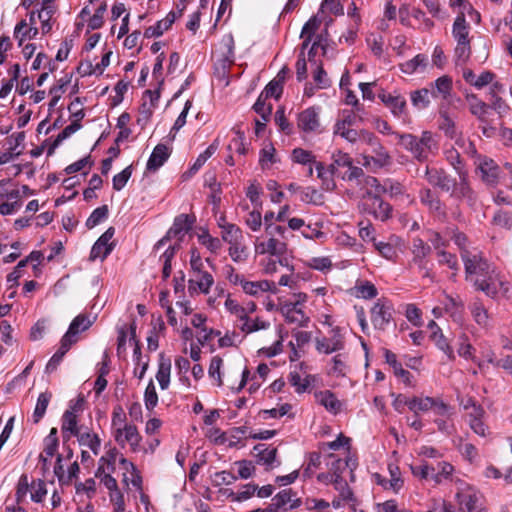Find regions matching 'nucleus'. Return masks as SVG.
<instances>
[{
  "label": "nucleus",
  "mask_w": 512,
  "mask_h": 512,
  "mask_svg": "<svg viewBox=\"0 0 512 512\" xmlns=\"http://www.w3.org/2000/svg\"><path fill=\"white\" fill-rule=\"evenodd\" d=\"M465 279L477 291H482L490 298H496L499 292L509 290L508 283L502 278L496 267L476 248L462 252Z\"/></svg>",
  "instance_id": "obj_1"
},
{
  "label": "nucleus",
  "mask_w": 512,
  "mask_h": 512,
  "mask_svg": "<svg viewBox=\"0 0 512 512\" xmlns=\"http://www.w3.org/2000/svg\"><path fill=\"white\" fill-rule=\"evenodd\" d=\"M396 137L398 144L418 161H425L430 153L434 154L438 150V143L429 131H424L421 137L410 133L396 134Z\"/></svg>",
  "instance_id": "obj_2"
},
{
  "label": "nucleus",
  "mask_w": 512,
  "mask_h": 512,
  "mask_svg": "<svg viewBox=\"0 0 512 512\" xmlns=\"http://www.w3.org/2000/svg\"><path fill=\"white\" fill-rule=\"evenodd\" d=\"M452 35L456 41L455 57L458 62H466L471 54L470 39H469V25L463 14L456 17Z\"/></svg>",
  "instance_id": "obj_3"
},
{
  "label": "nucleus",
  "mask_w": 512,
  "mask_h": 512,
  "mask_svg": "<svg viewBox=\"0 0 512 512\" xmlns=\"http://www.w3.org/2000/svg\"><path fill=\"white\" fill-rule=\"evenodd\" d=\"M328 337L315 339V348L319 353L331 354L344 349L345 339L339 327L330 330Z\"/></svg>",
  "instance_id": "obj_4"
},
{
  "label": "nucleus",
  "mask_w": 512,
  "mask_h": 512,
  "mask_svg": "<svg viewBox=\"0 0 512 512\" xmlns=\"http://www.w3.org/2000/svg\"><path fill=\"white\" fill-rule=\"evenodd\" d=\"M193 223L194 219H191L187 214L177 216L174 219L173 226L168 230L166 235L156 243L155 249L164 246L172 238H178V240L181 241L183 236L191 230Z\"/></svg>",
  "instance_id": "obj_5"
},
{
  "label": "nucleus",
  "mask_w": 512,
  "mask_h": 512,
  "mask_svg": "<svg viewBox=\"0 0 512 512\" xmlns=\"http://www.w3.org/2000/svg\"><path fill=\"white\" fill-rule=\"evenodd\" d=\"M476 172L480 173V178L487 186L494 187L499 182L500 168L495 161L487 156L474 161Z\"/></svg>",
  "instance_id": "obj_6"
},
{
  "label": "nucleus",
  "mask_w": 512,
  "mask_h": 512,
  "mask_svg": "<svg viewBox=\"0 0 512 512\" xmlns=\"http://www.w3.org/2000/svg\"><path fill=\"white\" fill-rule=\"evenodd\" d=\"M459 182L455 180V186L450 191L451 197L465 200L471 207L475 206L478 201L477 193L472 189L468 181V173L460 172L458 174Z\"/></svg>",
  "instance_id": "obj_7"
},
{
  "label": "nucleus",
  "mask_w": 512,
  "mask_h": 512,
  "mask_svg": "<svg viewBox=\"0 0 512 512\" xmlns=\"http://www.w3.org/2000/svg\"><path fill=\"white\" fill-rule=\"evenodd\" d=\"M393 308L387 302L378 300L371 309V321L376 329L384 330L392 319Z\"/></svg>",
  "instance_id": "obj_8"
},
{
  "label": "nucleus",
  "mask_w": 512,
  "mask_h": 512,
  "mask_svg": "<svg viewBox=\"0 0 512 512\" xmlns=\"http://www.w3.org/2000/svg\"><path fill=\"white\" fill-rule=\"evenodd\" d=\"M297 126L304 133L320 132L319 108L309 107L300 112Z\"/></svg>",
  "instance_id": "obj_9"
},
{
  "label": "nucleus",
  "mask_w": 512,
  "mask_h": 512,
  "mask_svg": "<svg viewBox=\"0 0 512 512\" xmlns=\"http://www.w3.org/2000/svg\"><path fill=\"white\" fill-rule=\"evenodd\" d=\"M115 440L121 446L128 443L133 452L139 451L141 436L134 425L125 424L123 428H118L115 431Z\"/></svg>",
  "instance_id": "obj_10"
},
{
  "label": "nucleus",
  "mask_w": 512,
  "mask_h": 512,
  "mask_svg": "<svg viewBox=\"0 0 512 512\" xmlns=\"http://www.w3.org/2000/svg\"><path fill=\"white\" fill-rule=\"evenodd\" d=\"M427 181L434 187H438L444 192H449L455 186V178H452L445 170L437 168H427L425 172Z\"/></svg>",
  "instance_id": "obj_11"
},
{
  "label": "nucleus",
  "mask_w": 512,
  "mask_h": 512,
  "mask_svg": "<svg viewBox=\"0 0 512 512\" xmlns=\"http://www.w3.org/2000/svg\"><path fill=\"white\" fill-rule=\"evenodd\" d=\"M115 233V229L113 227H109L94 243L90 252V260L94 261L98 258L104 260L112 251V244H109V241L113 237Z\"/></svg>",
  "instance_id": "obj_12"
},
{
  "label": "nucleus",
  "mask_w": 512,
  "mask_h": 512,
  "mask_svg": "<svg viewBox=\"0 0 512 512\" xmlns=\"http://www.w3.org/2000/svg\"><path fill=\"white\" fill-rule=\"evenodd\" d=\"M453 89L452 78L443 75L430 83L431 96L435 99L449 100Z\"/></svg>",
  "instance_id": "obj_13"
},
{
  "label": "nucleus",
  "mask_w": 512,
  "mask_h": 512,
  "mask_svg": "<svg viewBox=\"0 0 512 512\" xmlns=\"http://www.w3.org/2000/svg\"><path fill=\"white\" fill-rule=\"evenodd\" d=\"M255 251L258 254L282 256L287 251V244L278 238L269 237L267 241L256 243Z\"/></svg>",
  "instance_id": "obj_14"
},
{
  "label": "nucleus",
  "mask_w": 512,
  "mask_h": 512,
  "mask_svg": "<svg viewBox=\"0 0 512 512\" xmlns=\"http://www.w3.org/2000/svg\"><path fill=\"white\" fill-rule=\"evenodd\" d=\"M367 197L371 201L370 213L381 221H385L391 216L392 207L390 204L384 202L380 195L372 196V191H367Z\"/></svg>",
  "instance_id": "obj_15"
},
{
  "label": "nucleus",
  "mask_w": 512,
  "mask_h": 512,
  "mask_svg": "<svg viewBox=\"0 0 512 512\" xmlns=\"http://www.w3.org/2000/svg\"><path fill=\"white\" fill-rule=\"evenodd\" d=\"M411 253L413 255L412 263L417 265L419 269H426V258L431 253V247L417 237L412 241Z\"/></svg>",
  "instance_id": "obj_16"
},
{
  "label": "nucleus",
  "mask_w": 512,
  "mask_h": 512,
  "mask_svg": "<svg viewBox=\"0 0 512 512\" xmlns=\"http://www.w3.org/2000/svg\"><path fill=\"white\" fill-rule=\"evenodd\" d=\"M456 498L458 501V504L460 506V510L467 512H474L477 508V504L480 500V495L475 492L474 490L468 488L464 489L462 491H459L456 494ZM476 512H486L483 508L477 510Z\"/></svg>",
  "instance_id": "obj_17"
},
{
  "label": "nucleus",
  "mask_w": 512,
  "mask_h": 512,
  "mask_svg": "<svg viewBox=\"0 0 512 512\" xmlns=\"http://www.w3.org/2000/svg\"><path fill=\"white\" fill-rule=\"evenodd\" d=\"M420 201L427 206L431 213L437 216H445V209L439 196L429 188L422 189L419 194Z\"/></svg>",
  "instance_id": "obj_18"
},
{
  "label": "nucleus",
  "mask_w": 512,
  "mask_h": 512,
  "mask_svg": "<svg viewBox=\"0 0 512 512\" xmlns=\"http://www.w3.org/2000/svg\"><path fill=\"white\" fill-rule=\"evenodd\" d=\"M170 154L171 150L166 145H156L147 161V171H157L168 160Z\"/></svg>",
  "instance_id": "obj_19"
},
{
  "label": "nucleus",
  "mask_w": 512,
  "mask_h": 512,
  "mask_svg": "<svg viewBox=\"0 0 512 512\" xmlns=\"http://www.w3.org/2000/svg\"><path fill=\"white\" fill-rule=\"evenodd\" d=\"M504 92V87L501 83L495 82L489 90L490 104L489 108L495 110L500 116L506 114L509 110L507 103L499 96Z\"/></svg>",
  "instance_id": "obj_20"
},
{
  "label": "nucleus",
  "mask_w": 512,
  "mask_h": 512,
  "mask_svg": "<svg viewBox=\"0 0 512 512\" xmlns=\"http://www.w3.org/2000/svg\"><path fill=\"white\" fill-rule=\"evenodd\" d=\"M281 311L288 323L296 324L301 327H306L309 323V317H307L300 308L296 307V304L285 303Z\"/></svg>",
  "instance_id": "obj_21"
},
{
  "label": "nucleus",
  "mask_w": 512,
  "mask_h": 512,
  "mask_svg": "<svg viewBox=\"0 0 512 512\" xmlns=\"http://www.w3.org/2000/svg\"><path fill=\"white\" fill-rule=\"evenodd\" d=\"M272 501L275 503V506L284 511L287 510L286 505L288 504L290 509L297 508L301 505V500L296 498V493L290 488L278 492L273 497Z\"/></svg>",
  "instance_id": "obj_22"
},
{
  "label": "nucleus",
  "mask_w": 512,
  "mask_h": 512,
  "mask_svg": "<svg viewBox=\"0 0 512 512\" xmlns=\"http://www.w3.org/2000/svg\"><path fill=\"white\" fill-rule=\"evenodd\" d=\"M92 323L93 321L88 316L80 314L73 319L64 337L76 343L78 340L77 335L81 331L87 330Z\"/></svg>",
  "instance_id": "obj_23"
},
{
  "label": "nucleus",
  "mask_w": 512,
  "mask_h": 512,
  "mask_svg": "<svg viewBox=\"0 0 512 512\" xmlns=\"http://www.w3.org/2000/svg\"><path fill=\"white\" fill-rule=\"evenodd\" d=\"M379 99L390 108L394 116L400 117L406 109V100L400 95H391L387 93H380Z\"/></svg>",
  "instance_id": "obj_24"
},
{
  "label": "nucleus",
  "mask_w": 512,
  "mask_h": 512,
  "mask_svg": "<svg viewBox=\"0 0 512 512\" xmlns=\"http://www.w3.org/2000/svg\"><path fill=\"white\" fill-rule=\"evenodd\" d=\"M177 16L178 15L176 12H169L164 19L158 21L155 25L148 27L144 32V36L147 38L161 36L165 31H167L172 26Z\"/></svg>",
  "instance_id": "obj_25"
},
{
  "label": "nucleus",
  "mask_w": 512,
  "mask_h": 512,
  "mask_svg": "<svg viewBox=\"0 0 512 512\" xmlns=\"http://www.w3.org/2000/svg\"><path fill=\"white\" fill-rule=\"evenodd\" d=\"M77 423V414L74 411L64 412L61 427L64 440H69L71 436H78L79 428Z\"/></svg>",
  "instance_id": "obj_26"
},
{
  "label": "nucleus",
  "mask_w": 512,
  "mask_h": 512,
  "mask_svg": "<svg viewBox=\"0 0 512 512\" xmlns=\"http://www.w3.org/2000/svg\"><path fill=\"white\" fill-rule=\"evenodd\" d=\"M315 397L329 412L337 414L341 410L342 403L330 390L320 391Z\"/></svg>",
  "instance_id": "obj_27"
},
{
  "label": "nucleus",
  "mask_w": 512,
  "mask_h": 512,
  "mask_svg": "<svg viewBox=\"0 0 512 512\" xmlns=\"http://www.w3.org/2000/svg\"><path fill=\"white\" fill-rule=\"evenodd\" d=\"M73 344H75L73 341L67 339L64 336L62 337L59 349L50 358V360L48 361V363L46 365V372L47 373H52V372H54L57 369V367L60 364V362L62 361L63 357L69 351V349L71 348V346Z\"/></svg>",
  "instance_id": "obj_28"
},
{
  "label": "nucleus",
  "mask_w": 512,
  "mask_h": 512,
  "mask_svg": "<svg viewBox=\"0 0 512 512\" xmlns=\"http://www.w3.org/2000/svg\"><path fill=\"white\" fill-rule=\"evenodd\" d=\"M222 230V239L229 245L236 244L237 242H243L244 236L243 231L240 227L232 223L219 224Z\"/></svg>",
  "instance_id": "obj_29"
},
{
  "label": "nucleus",
  "mask_w": 512,
  "mask_h": 512,
  "mask_svg": "<svg viewBox=\"0 0 512 512\" xmlns=\"http://www.w3.org/2000/svg\"><path fill=\"white\" fill-rule=\"evenodd\" d=\"M196 279L189 280V290L195 291L196 287L204 294H207L214 283L213 276L206 272L202 271L200 273H195Z\"/></svg>",
  "instance_id": "obj_30"
},
{
  "label": "nucleus",
  "mask_w": 512,
  "mask_h": 512,
  "mask_svg": "<svg viewBox=\"0 0 512 512\" xmlns=\"http://www.w3.org/2000/svg\"><path fill=\"white\" fill-rule=\"evenodd\" d=\"M347 354L338 353L331 359V368L328 373L335 377H345L348 373Z\"/></svg>",
  "instance_id": "obj_31"
},
{
  "label": "nucleus",
  "mask_w": 512,
  "mask_h": 512,
  "mask_svg": "<svg viewBox=\"0 0 512 512\" xmlns=\"http://www.w3.org/2000/svg\"><path fill=\"white\" fill-rule=\"evenodd\" d=\"M255 456L258 463L270 465L274 462L277 455V448L267 446L266 444H258L254 447Z\"/></svg>",
  "instance_id": "obj_32"
},
{
  "label": "nucleus",
  "mask_w": 512,
  "mask_h": 512,
  "mask_svg": "<svg viewBox=\"0 0 512 512\" xmlns=\"http://www.w3.org/2000/svg\"><path fill=\"white\" fill-rule=\"evenodd\" d=\"M470 312L474 321L478 325L482 327H488L490 317L487 309L484 307L482 302H480L479 300L473 302L470 305Z\"/></svg>",
  "instance_id": "obj_33"
},
{
  "label": "nucleus",
  "mask_w": 512,
  "mask_h": 512,
  "mask_svg": "<svg viewBox=\"0 0 512 512\" xmlns=\"http://www.w3.org/2000/svg\"><path fill=\"white\" fill-rule=\"evenodd\" d=\"M171 361L161 357L159 367L156 374V379L159 382L161 389H167L170 383Z\"/></svg>",
  "instance_id": "obj_34"
},
{
  "label": "nucleus",
  "mask_w": 512,
  "mask_h": 512,
  "mask_svg": "<svg viewBox=\"0 0 512 512\" xmlns=\"http://www.w3.org/2000/svg\"><path fill=\"white\" fill-rule=\"evenodd\" d=\"M466 99L469 103L470 112L478 119L484 120L489 105L481 101L475 94L467 95Z\"/></svg>",
  "instance_id": "obj_35"
},
{
  "label": "nucleus",
  "mask_w": 512,
  "mask_h": 512,
  "mask_svg": "<svg viewBox=\"0 0 512 512\" xmlns=\"http://www.w3.org/2000/svg\"><path fill=\"white\" fill-rule=\"evenodd\" d=\"M430 337L436 346L446 354L449 360L455 359L454 351L441 330L433 331Z\"/></svg>",
  "instance_id": "obj_36"
},
{
  "label": "nucleus",
  "mask_w": 512,
  "mask_h": 512,
  "mask_svg": "<svg viewBox=\"0 0 512 512\" xmlns=\"http://www.w3.org/2000/svg\"><path fill=\"white\" fill-rule=\"evenodd\" d=\"M51 398L52 394L50 392H43L39 395L32 415L34 423H38L43 418Z\"/></svg>",
  "instance_id": "obj_37"
},
{
  "label": "nucleus",
  "mask_w": 512,
  "mask_h": 512,
  "mask_svg": "<svg viewBox=\"0 0 512 512\" xmlns=\"http://www.w3.org/2000/svg\"><path fill=\"white\" fill-rule=\"evenodd\" d=\"M78 442L81 446H86L92 450V452L97 455L99 453L101 440L97 434H91L89 432L78 433Z\"/></svg>",
  "instance_id": "obj_38"
},
{
  "label": "nucleus",
  "mask_w": 512,
  "mask_h": 512,
  "mask_svg": "<svg viewBox=\"0 0 512 512\" xmlns=\"http://www.w3.org/2000/svg\"><path fill=\"white\" fill-rule=\"evenodd\" d=\"M427 63H428L427 56H425L423 54H418L414 58L401 64V70H402V72H404L406 74H413L419 68H425Z\"/></svg>",
  "instance_id": "obj_39"
},
{
  "label": "nucleus",
  "mask_w": 512,
  "mask_h": 512,
  "mask_svg": "<svg viewBox=\"0 0 512 512\" xmlns=\"http://www.w3.org/2000/svg\"><path fill=\"white\" fill-rule=\"evenodd\" d=\"M430 95L431 92L429 88L415 90L411 93V102L414 107L418 109H425L430 104Z\"/></svg>",
  "instance_id": "obj_40"
},
{
  "label": "nucleus",
  "mask_w": 512,
  "mask_h": 512,
  "mask_svg": "<svg viewBox=\"0 0 512 512\" xmlns=\"http://www.w3.org/2000/svg\"><path fill=\"white\" fill-rule=\"evenodd\" d=\"M434 404V398L432 397H413L409 400V409L414 413L426 412L431 410Z\"/></svg>",
  "instance_id": "obj_41"
},
{
  "label": "nucleus",
  "mask_w": 512,
  "mask_h": 512,
  "mask_svg": "<svg viewBox=\"0 0 512 512\" xmlns=\"http://www.w3.org/2000/svg\"><path fill=\"white\" fill-rule=\"evenodd\" d=\"M334 135H339L350 143H355L359 140V131L345 126L343 123H336L334 126Z\"/></svg>",
  "instance_id": "obj_42"
},
{
  "label": "nucleus",
  "mask_w": 512,
  "mask_h": 512,
  "mask_svg": "<svg viewBox=\"0 0 512 512\" xmlns=\"http://www.w3.org/2000/svg\"><path fill=\"white\" fill-rule=\"evenodd\" d=\"M334 487L339 492V497L343 502L354 503L355 498L352 490L348 486L347 482L343 478L334 480Z\"/></svg>",
  "instance_id": "obj_43"
},
{
  "label": "nucleus",
  "mask_w": 512,
  "mask_h": 512,
  "mask_svg": "<svg viewBox=\"0 0 512 512\" xmlns=\"http://www.w3.org/2000/svg\"><path fill=\"white\" fill-rule=\"evenodd\" d=\"M492 223L500 228L512 230V211H497L492 218Z\"/></svg>",
  "instance_id": "obj_44"
},
{
  "label": "nucleus",
  "mask_w": 512,
  "mask_h": 512,
  "mask_svg": "<svg viewBox=\"0 0 512 512\" xmlns=\"http://www.w3.org/2000/svg\"><path fill=\"white\" fill-rule=\"evenodd\" d=\"M267 98L262 94L259 95L257 101L253 105L254 111L261 116L263 121H268L272 112L271 103H267Z\"/></svg>",
  "instance_id": "obj_45"
},
{
  "label": "nucleus",
  "mask_w": 512,
  "mask_h": 512,
  "mask_svg": "<svg viewBox=\"0 0 512 512\" xmlns=\"http://www.w3.org/2000/svg\"><path fill=\"white\" fill-rule=\"evenodd\" d=\"M108 212L109 210L107 205L96 208L86 221L87 228L92 229L105 220L108 217Z\"/></svg>",
  "instance_id": "obj_46"
},
{
  "label": "nucleus",
  "mask_w": 512,
  "mask_h": 512,
  "mask_svg": "<svg viewBox=\"0 0 512 512\" xmlns=\"http://www.w3.org/2000/svg\"><path fill=\"white\" fill-rule=\"evenodd\" d=\"M352 162V158L347 153L338 151L337 153L333 154V163L329 166L331 175L336 174L339 167L348 168V166H351Z\"/></svg>",
  "instance_id": "obj_47"
},
{
  "label": "nucleus",
  "mask_w": 512,
  "mask_h": 512,
  "mask_svg": "<svg viewBox=\"0 0 512 512\" xmlns=\"http://www.w3.org/2000/svg\"><path fill=\"white\" fill-rule=\"evenodd\" d=\"M372 153H374V156L371 157V160L379 167H383L391 161L389 153L381 143L372 148Z\"/></svg>",
  "instance_id": "obj_48"
},
{
  "label": "nucleus",
  "mask_w": 512,
  "mask_h": 512,
  "mask_svg": "<svg viewBox=\"0 0 512 512\" xmlns=\"http://www.w3.org/2000/svg\"><path fill=\"white\" fill-rule=\"evenodd\" d=\"M228 252L234 262H243L248 257L247 247L243 242L229 245Z\"/></svg>",
  "instance_id": "obj_49"
},
{
  "label": "nucleus",
  "mask_w": 512,
  "mask_h": 512,
  "mask_svg": "<svg viewBox=\"0 0 512 512\" xmlns=\"http://www.w3.org/2000/svg\"><path fill=\"white\" fill-rule=\"evenodd\" d=\"M455 144L462 148L464 153L470 156L474 161H478L479 158H483L484 156L478 154L477 149L473 142L466 140L463 137H458L455 140Z\"/></svg>",
  "instance_id": "obj_50"
},
{
  "label": "nucleus",
  "mask_w": 512,
  "mask_h": 512,
  "mask_svg": "<svg viewBox=\"0 0 512 512\" xmlns=\"http://www.w3.org/2000/svg\"><path fill=\"white\" fill-rule=\"evenodd\" d=\"M132 175V166L129 165L120 173L116 174L112 179L113 189L116 191L122 190L127 184Z\"/></svg>",
  "instance_id": "obj_51"
},
{
  "label": "nucleus",
  "mask_w": 512,
  "mask_h": 512,
  "mask_svg": "<svg viewBox=\"0 0 512 512\" xmlns=\"http://www.w3.org/2000/svg\"><path fill=\"white\" fill-rule=\"evenodd\" d=\"M198 240L212 253H216L222 247L221 241L212 237L208 232L198 235Z\"/></svg>",
  "instance_id": "obj_52"
},
{
  "label": "nucleus",
  "mask_w": 512,
  "mask_h": 512,
  "mask_svg": "<svg viewBox=\"0 0 512 512\" xmlns=\"http://www.w3.org/2000/svg\"><path fill=\"white\" fill-rule=\"evenodd\" d=\"M356 296L364 299H372L377 296V289L374 284L369 281L355 286Z\"/></svg>",
  "instance_id": "obj_53"
},
{
  "label": "nucleus",
  "mask_w": 512,
  "mask_h": 512,
  "mask_svg": "<svg viewBox=\"0 0 512 512\" xmlns=\"http://www.w3.org/2000/svg\"><path fill=\"white\" fill-rule=\"evenodd\" d=\"M332 461L329 463V472L334 475L335 479L342 478V472L348 467V461L340 458H335L333 454L329 455Z\"/></svg>",
  "instance_id": "obj_54"
},
{
  "label": "nucleus",
  "mask_w": 512,
  "mask_h": 512,
  "mask_svg": "<svg viewBox=\"0 0 512 512\" xmlns=\"http://www.w3.org/2000/svg\"><path fill=\"white\" fill-rule=\"evenodd\" d=\"M217 149V146L214 144H211L203 153H201L194 164L189 169L190 174L196 173L203 165L204 163L215 153Z\"/></svg>",
  "instance_id": "obj_55"
},
{
  "label": "nucleus",
  "mask_w": 512,
  "mask_h": 512,
  "mask_svg": "<svg viewBox=\"0 0 512 512\" xmlns=\"http://www.w3.org/2000/svg\"><path fill=\"white\" fill-rule=\"evenodd\" d=\"M223 364V360L220 356H214L211 359L210 366H209V376L213 379L217 380L218 386L223 385L222 377H221V367Z\"/></svg>",
  "instance_id": "obj_56"
},
{
  "label": "nucleus",
  "mask_w": 512,
  "mask_h": 512,
  "mask_svg": "<svg viewBox=\"0 0 512 512\" xmlns=\"http://www.w3.org/2000/svg\"><path fill=\"white\" fill-rule=\"evenodd\" d=\"M458 340L459 346L457 352L459 356L464 357L465 359H473L474 348L469 343L467 335L465 333H461Z\"/></svg>",
  "instance_id": "obj_57"
},
{
  "label": "nucleus",
  "mask_w": 512,
  "mask_h": 512,
  "mask_svg": "<svg viewBox=\"0 0 512 512\" xmlns=\"http://www.w3.org/2000/svg\"><path fill=\"white\" fill-rule=\"evenodd\" d=\"M440 129L445 133V135L451 139L458 138L457 128L455 122L452 118L447 116L446 114H442V120L439 125Z\"/></svg>",
  "instance_id": "obj_58"
},
{
  "label": "nucleus",
  "mask_w": 512,
  "mask_h": 512,
  "mask_svg": "<svg viewBox=\"0 0 512 512\" xmlns=\"http://www.w3.org/2000/svg\"><path fill=\"white\" fill-rule=\"evenodd\" d=\"M268 327H269V323L261 321L258 318L254 319V320L247 318L243 321L240 328L245 333H252V332H256L258 330L266 329Z\"/></svg>",
  "instance_id": "obj_59"
},
{
  "label": "nucleus",
  "mask_w": 512,
  "mask_h": 512,
  "mask_svg": "<svg viewBox=\"0 0 512 512\" xmlns=\"http://www.w3.org/2000/svg\"><path fill=\"white\" fill-rule=\"evenodd\" d=\"M47 494L46 484L43 480L33 481L31 484V499L36 502H42Z\"/></svg>",
  "instance_id": "obj_60"
},
{
  "label": "nucleus",
  "mask_w": 512,
  "mask_h": 512,
  "mask_svg": "<svg viewBox=\"0 0 512 512\" xmlns=\"http://www.w3.org/2000/svg\"><path fill=\"white\" fill-rule=\"evenodd\" d=\"M257 490V485L255 484H246L243 486L242 490L238 493L231 492L229 494V497L232 499V501L241 502L244 500L249 499Z\"/></svg>",
  "instance_id": "obj_61"
},
{
  "label": "nucleus",
  "mask_w": 512,
  "mask_h": 512,
  "mask_svg": "<svg viewBox=\"0 0 512 512\" xmlns=\"http://www.w3.org/2000/svg\"><path fill=\"white\" fill-rule=\"evenodd\" d=\"M145 406L148 410H152L158 403V395L155 385L151 380L146 387L144 394Z\"/></svg>",
  "instance_id": "obj_62"
},
{
  "label": "nucleus",
  "mask_w": 512,
  "mask_h": 512,
  "mask_svg": "<svg viewBox=\"0 0 512 512\" xmlns=\"http://www.w3.org/2000/svg\"><path fill=\"white\" fill-rule=\"evenodd\" d=\"M106 9H107L106 4H102L96 9L94 15L89 19V22H88V27L91 30H96L103 26V23H104L103 17L106 12Z\"/></svg>",
  "instance_id": "obj_63"
},
{
  "label": "nucleus",
  "mask_w": 512,
  "mask_h": 512,
  "mask_svg": "<svg viewBox=\"0 0 512 512\" xmlns=\"http://www.w3.org/2000/svg\"><path fill=\"white\" fill-rule=\"evenodd\" d=\"M238 479L233 473L229 471L216 472L213 476V482L215 486L220 485H231Z\"/></svg>",
  "instance_id": "obj_64"
}]
</instances>
